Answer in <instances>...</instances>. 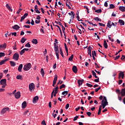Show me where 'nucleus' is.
<instances>
[{
  "mask_svg": "<svg viewBox=\"0 0 125 125\" xmlns=\"http://www.w3.org/2000/svg\"><path fill=\"white\" fill-rule=\"evenodd\" d=\"M100 100H102L101 103V106H103V109L105 108V106H107L108 102L107 101V98L105 96H100L99 97Z\"/></svg>",
  "mask_w": 125,
  "mask_h": 125,
  "instance_id": "obj_1",
  "label": "nucleus"
},
{
  "mask_svg": "<svg viewBox=\"0 0 125 125\" xmlns=\"http://www.w3.org/2000/svg\"><path fill=\"white\" fill-rule=\"evenodd\" d=\"M54 48L55 52H59V47L58 46V40L57 39H55L54 42Z\"/></svg>",
  "mask_w": 125,
  "mask_h": 125,
  "instance_id": "obj_2",
  "label": "nucleus"
},
{
  "mask_svg": "<svg viewBox=\"0 0 125 125\" xmlns=\"http://www.w3.org/2000/svg\"><path fill=\"white\" fill-rule=\"evenodd\" d=\"M32 68V64L31 63H28L24 65L23 69L24 71H29Z\"/></svg>",
  "mask_w": 125,
  "mask_h": 125,
  "instance_id": "obj_3",
  "label": "nucleus"
},
{
  "mask_svg": "<svg viewBox=\"0 0 125 125\" xmlns=\"http://www.w3.org/2000/svg\"><path fill=\"white\" fill-rule=\"evenodd\" d=\"M29 89L30 91H34L35 90V84L34 83H31L29 84Z\"/></svg>",
  "mask_w": 125,
  "mask_h": 125,
  "instance_id": "obj_4",
  "label": "nucleus"
},
{
  "mask_svg": "<svg viewBox=\"0 0 125 125\" xmlns=\"http://www.w3.org/2000/svg\"><path fill=\"white\" fill-rule=\"evenodd\" d=\"M9 110H10L9 108L5 107L1 110L0 114L1 115H4V114H5V113H6V112H7V111H9Z\"/></svg>",
  "mask_w": 125,
  "mask_h": 125,
  "instance_id": "obj_5",
  "label": "nucleus"
},
{
  "mask_svg": "<svg viewBox=\"0 0 125 125\" xmlns=\"http://www.w3.org/2000/svg\"><path fill=\"white\" fill-rule=\"evenodd\" d=\"M13 59L15 61H18L19 60V54L16 53L13 56Z\"/></svg>",
  "mask_w": 125,
  "mask_h": 125,
  "instance_id": "obj_6",
  "label": "nucleus"
},
{
  "mask_svg": "<svg viewBox=\"0 0 125 125\" xmlns=\"http://www.w3.org/2000/svg\"><path fill=\"white\" fill-rule=\"evenodd\" d=\"M15 97L16 99H19L20 97H21V93L20 92H17L15 94Z\"/></svg>",
  "mask_w": 125,
  "mask_h": 125,
  "instance_id": "obj_7",
  "label": "nucleus"
},
{
  "mask_svg": "<svg viewBox=\"0 0 125 125\" xmlns=\"http://www.w3.org/2000/svg\"><path fill=\"white\" fill-rule=\"evenodd\" d=\"M83 82H84L83 79V80H79L78 81V86L79 87H80V86H81V85H82L83 84Z\"/></svg>",
  "mask_w": 125,
  "mask_h": 125,
  "instance_id": "obj_8",
  "label": "nucleus"
},
{
  "mask_svg": "<svg viewBox=\"0 0 125 125\" xmlns=\"http://www.w3.org/2000/svg\"><path fill=\"white\" fill-rule=\"evenodd\" d=\"M28 16V13H25L23 16H22L21 18V22H23V20L25 19Z\"/></svg>",
  "mask_w": 125,
  "mask_h": 125,
  "instance_id": "obj_9",
  "label": "nucleus"
},
{
  "mask_svg": "<svg viewBox=\"0 0 125 125\" xmlns=\"http://www.w3.org/2000/svg\"><path fill=\"white\" fill-rule=\"evenodd\" d=\"M72 71L74 73H75V74H77V73H78V68L76 66H73L72 68Z\"/></svg>",
  "mask_w": 125,
  "mask_h": 125,
  "instance_id": "obj_10",
  "label": "nucleus"
},
{
  "mask_svg": "<svg viewBox=\"0 0 125 125\" xmlns=\"http://www.w3.org/2000/svg\"><path fill=\"white\" fill-rule=\"evenodd\" d=\"M38 100H39V97L38 96H36L34 98H33V102L34 104L37 103V101H38Z\"/></svg>",
  "mask_w": 125,
  "mask_h": 125,
  "instance_id": "obj_11",
  "label": "nucleus"
},
{
  "mask_svg": "<svg viewBox=\"0 0 125 125\" xmlns=\"http://www.w3.org/2000/svg\"><path fill=\"white\" fill-rule=\"evenodd\" d=\"M27 107V103L26 101L23 102L21 104V107L22 109H25Z\"/></svg>",
  "mask_w": 125,
  "mask_h": 125,
  "instance_id": "obj_12",
  "label": "nucleus"
},
{
  "mask_svg": "<svg viewBox=\"0 0 125 125\" xmlns=\"http://www.w3.org/2000/svg\"><path fill=\"white\" fill-rule=\"evenodd\" d=\"M22 68H23V64H20V65L19 66V67L18 68V71L19 72H22Z\"/></svg>",
  "mask_w": 125,
  "mask_h": 125,
  "instance_id": "obj_13",
  "label": "nucleus"
},
{
  "mask_svg": "<svg viewBox=\"0 0 125 125\" xmlns=\"http://www.w3.org/2000/svg\"><path fill=\"white\" fill-rule=\"evenodd\" d=\"M120 94H121V96H125V88L121 90Z\"/></svg>",
  "mask_w": 125,
  "mask_h": 125,
  "instance_id": "obj_14",
  "label": "nucleus"
},
{
  "mask_svg": "<svg viewBox=\"0 0 125 125\" xmlns=\"http://www.w3.org/2000/svg\"><path fill=\"white\" fill-rule=\"evenodd\" d=\"M0 83L1 85L6 84V79H2L0 80Z\"/></svg>",
  "mask_w": 125,
  "mask_h": 125,
  "instance_id": "obj_15",
  "label": "nucleus"
},
{
  "mask_svg": "<svg viewBox=\"0 0 125 125\" xmlns=\"http://www.w3.org/2000/svg\"><path fill=\"white\" fill-rule=\"evenodd\" d=\"M125 77V74L124 73V72H121L119 73V78H122V79H124V77Z\"/></svg>",
  "mask_w": 125,
  "mask_h": 125,
  "instance_id": "obj_16",
  "label": "nucleus"
},
{
  "mask_svg": "<svg viewBox=\"0 0 125 125\" xmlns=\"http://www.w3.org/2000/svg\"><path fill=\"white\" fill-rule=\"evenodd\" d=\"M12 28L14 29V30H18L19 29H20V26H19L18 25L16 24L15 25H14Z\"/></svg>",
  "mask_w": 125,
  "mask_h": 125,
  "instance_id": "obj_17",
  "label": "nucleus"
},
{
  "mask_svg": "<svg viewBox=\"0 0 125 125\" xmlns=\"http://www.w3.org/2000/svg\"><path fill=\"white\" fill-rule=\"evenodd\" d=\"M8 60H9V59H6L5 60L1 61V62H0V65H3V64H4V63L6 62V61H8Z\"/></svg>",
  "mask_w": 125,
  "mask_h": 125,
  "instance_id": "obj_18",
  "label": "nucleus"
},
{
  "mask_svg": "<svg viewBox=\"0 0 125 125\" xmlns=\"http://www.w3.org/2000/svg\"><path fill=\"white\" fill-rule=\"evenodd\" d=\"M119 10L121 11H122V12H125V6H120L119 7Z\"/></svg>",
  "mask_w": 125,
  "mask_h": 125,
  "instance_id": "obj_19",
  "label": "nucleus"
},
{
  "mask_svg": "<svg viewBox=\"0 0 125 125\" xmlns=\"http://www.w3.org/2000/svg\"><path fill=\"white\" fill-rule=\"evenodd\" d=\"M107 27L109 29H111V27H112V22L110 21H108V22L107 24Z\"/></svg>",
  "mask_w": 125,
  "mask_h": 125,
  "instance_id": "obj_20",
  "label": "nucleus"
},
{
  "mask_svg": "<svg viewBox=\"0 0 125 125\" xmlns=\"http://www.w3.org/2000/svg\"><path fill=\"white\" fill-rule=\"evenodd\" d=\"M119 22L121 26L125 25V21L123 20H119Z\"/></svg>",
  "mask_w": 125,
  "mask_h": 125,
  "instance_id": "obj_21",
  "label": "nucleus"
},
{
  "mask_svg": "<svg viewBox=\"0 0 125 125\" xmlns=\"http://www.w3.org/2000/svg\"><path fill=\"white\" fill-rule=\"evenodd\" d=\"M16 79L17 80H21V81H22V80H23V77L21 75H19L17 76Z\"/></svg>",
  "mask_w": 125,
  "mask_h": 125,
  "instance_id": "obj_22",
  "label": "nucleus"
},
{
  "mask_svg": "<svg viewBox=\"0 0 125 125\" xmlns=\"http://www.w3.org/2000/svg\"><path fill=\"white\" fill-rule=\"evenodd\" d=\"M104 48H108V44H107V42H106V40H104Z\"/></svg>",
  "mask_w": 125,
  "mask_h": 125,
  "instance_id": "obj_23",
  "label": "nucleus"
},
{
  "mask_svg": "<svg viewBox=\"0 0 125 125\" xmlns=\"http://www.w3.org/2000/svg\"><path fill=\"white\" fill-rule=\"evenodd\" d=\"M10 63L12 67H15V66H16V63L14 62L10 61Z\"/></svg>",
  "mask_w": 125,
  "mask_h": 125,
  "instance_id": "obj_24",
  "label": "nucleus"
},
{
  "mask_svg": "<svg viewBox=\"0 0 125 125\" xmlns=\"http://www.w3.org/2000/svg\"><path fill=\"white\" fill-rule=\"evenodd\" d=\"M88 54H89V55H90V57H91V48L90 47V46H89L88 48Z\"/></svg>",
  "mask_w": 125,
  "mask_h": 125,
  "instance_id": "obj_25",
  "label": "nucleus"
},
{
  "mask_svg": "<svg viewBox=\"0 0 125 125\" xmlns=\"http://www.w3.org/2000/svg\"><path fill=\"white\" fill-rule=\"evenodd\" d=\"M0 48H6V43L0 45Z\"/></svg>",
  "mask_w": 125,
  "mask_h": 125,
  "instance_id": "obj_26",
  "label": "nucleus"
},
{
  "mask_svg": "<svg viewBox=\"0 0 125 125\" xmlns=\"http://www.w3.org/2000/svg\"><path fill=\"white\" fill-rule=\"evenodd\" d=\"M32 42L34 44H38V40L37 39H33L32 41Z\"/></svg>",
  "mask_w": 125,
  "mask_h": 125,
  "instance_id": "obj_27",
  "label": "nucleus"
},
{
  "mask_svg": "<svg viewBox=\"0 0 125 125\" xmlns=\"http://www.w3.org/2000/svg\"><path fill=\"white\" fill-rule=\"evenodd\" d=\"M58 86H57L55 88V89L53 90L54 93H58V89H59Z\"/></svg>",
  "mask_w": 125,
  "mask_h": 125,
  "instance_id": "obj_28",
  "label": "nucleus"
},
{
  "mask_svg": "<svg viewBox=\"0 0 125 125\" xmlns=\"http://www.w3.org/2000/svg\"><path fill=\"white\" fill-rule=\"evenodd\" d=\"M41 73L42 77H44V71L43 70V68L41 69Z\"/></svg>",
  "mask_w": 125,
  "mask_h": 125,
  "instance_id": "obj_29",
  "label": "nucleus"
},
{
  "mask_svg": "<svg viewBox=\"0 0 125 125\" xmlns=\"http://www.w3.org/2000/svg\"><path fill=\"white\" fill-rule=\"evenodd\" d=\"M60 54L62 56V57L64 58V54H63V50L61 48H60Z\"/></svg>",
  "mask_w": 125,
  "mask_h": 125,
  "instance_id": "obj_30",
  "label": "nucleus"
},
{
  "mask_svg": "<svg viewBox=\"0 0 125 125\" xmlns=\"http://www.w3.org/2000/svg\"><path fill=\"white\" fill-rule=\"evenodd\" d=\"M25 53V50L24 49H22L20 52V55L22 56L23 54Z\"/></svg>",
  "mask_w": 125,
  "mask_h": 125,
  "instance_id": "obj_31",
  "label": "nucleus"
},
{
  "mask_svg": "<svg viewBox=\"0 0 125 125\" xmlns=\"http://www.w3.org/2000/svg\"><path fill=\"white\" fill-rule=\"evenodd\" d=\"M62 95H64V96H66V95H67V94H68V91H64L62 92Z\"/></svg>",
  "mask_w": 125,
  "mask_h": 125,
  "instance_id": "obj_32",
  "label": "nucleus"
},
{
  "mask_svg": "<svg viewBox=\"0 0 125 125\" xmlns=\"http://www.w3.org/2000/svg\"><path fill=\"white\" fill-rule=\"evenodd\" d=\"M26 42V39H25V38H22L21 41V43H24V42Z\"/></svg>",
  "mask_w": 125,
  "mask_h": 125,
  "instance_id": "obj_33",
  "label": "nucleus"
},
{
  "mask_svg": "<svg viewBox=\"0 0 125 125\" xmlns=\"http://www.w3.org/2000/svg\"><path fill=\"white\" fill-rule=\"evenodd\" d=\"M92 72L93 76H94L96 79H97V78H98V77H97V76H96V73H95V72H94V71H92Z\"/></svg>",
  "mask_w": 125,
  "mask_h": 125,
  "instance_id": "obj_34",
  "label": "nucleus"
},
{
  "mask_svg": "<svg viewBox=\"0 0 125 125\" xmlns=\"http://www.w3.org/2000/svg\"><path fill=\"white\" fill-rule=\"evenodd\" d=\"M94 20L99 22H101V19L98 18V17H96L94 18Z\"/></svg>",
  "mask_w": 125,
  "mask_h": 125,
  "instance_id": "obj_35",
  "label": "nucleus"
},
{
  "mask_svg": "<svg viewBox=\"0 0 125 125\" xmlns=\"http://www.w3.org/2000/svg\"><path fill=\"white\" fill-rule=\"evenodd\" d=\"M25 47H28L30 48L31 47V44H30V43L28 42V43H27L25 45Z\"/></svg>",
  "mask_w": 125,
  "mask_h": 125,
  "instance_id": "obj_36",
  "label": "nucleus"
},
{
  "mask_svg": "<svg viewBox=\"0 0 125 125\" xmlns=\"http://www.w3.org/2000/svg\"><path fill=\"white\" fill-rule=\"evenodd\" d=\"M71 13L72 14V15L71 16V19H74V17H75V14H74V12L73 11H71Z\"/></svg>",
  "mask_w": 125,
  "mask_h": 125,
  "instance_id": "obj_37",
  "label": "nucleus"
},
{
  "mask_svg": "<svg viewBox=\"0 0 125 125\" xmlns=\"http://www.w3.org/2000/svg\"><path fill=\"white\" fill-rule=\"evenodd\" d=\"M73 58H74V55H72L68 59L69 61H72L73 60Z\"/></svg>",
  "mask_w": 125,
  "mask_h": 125,
  "instance_id": "obj_38",
  "label": "nucleus"
},
{
  "mask_svg": "<svg viewBox=\"0 0 125 125\" xmlns=\"http://www.w3.org/2000/svg\"><path fill=\"white\" fill-rule=\"evenodd\" d=\"M109 8H110V9H113V8H115V5H114V4H110Z\"/></svg>",
  "mask_w": 125,
  "mask_h": 125,
  "instance_id": "obj_39",
  "label": "nucleus"
},
{
  "mask_svg": "<svg viewBox=\"0 0 125 125\" xmlns=\"http://www.w3.org/2000/svg\"><path fill=\"white\" fill-rule=\"evenodd\" d=\"M95 12H97V13H101V12H102V10H101V9L96 10Z\"/></svg>",
  "mask_w": 125,
  "mask_h": 125,
  "instance_id": "obj_40",
  "label": "nucleus"
},
{
  "mask_svg": "<svg viewBox=\"0 0 125 125\" xmlns=\"http://www.w3.org/2000/svg\"><path fill=\"white\" fill-rule=\"evenodd\" d=\"M64 47L65 48V51L66 52V53L68 54V47H67V44H66V43H64Z\"/></svg>",
  "mask_w": 125,
  "mask_h": 125,
  "instance_id": "obj_41",
  "label": "nucleus"
},
{
  "mask_svg": "<svg viewBox=\"0 0 125 125\" xmlns=\"http://www.w3.org/2000/svg\"><path fill=\"white\" fill-rule=\"evenodd\" d=\"M5 55V54L4 53L0 52V57H3Z\"/></svg>",
  "mask_w": 125,
  "mask_h": 125,
  "instance_id": "obj_42",
  "label": "nucleus"
},
{
  "mask_svg": "<svg viewBox=\"0 0 125 125\" xmlns=\"http://www.w3.org/2000/svg\"><path fill=\"white\" fill-rule=\"evenodd\" d=\"M56 55L58 60H59V52H56Z\"/></svg>",
  "mask_w": 125,
  "mask_h": 125,
  "instance_id": "obj_43",
  "label": "nucleus"
},
{
  "mask_svg": "<svg viewBox=\"0 0 125 125\" xmlns=\"http://www.w3.org/2000/svg\"><path fill=\"white\" fill-rule=\"evenodd\" d=\"M101 89V87H99V88H96L95 89V92H98L99 90Z\"/></svg>",
  "mask_w": 125,
  "mask_h": 125,
  "instance_id": "obj_44",
  "label": "nucleus"
},
{
  "mask_svg": "<svg viewBox=\"0 0 125 125\" xmlns=\"http://www.w3.org/2000/svg\"><path fill=\"white\" fill-rule=\"evenodd\" d=\"M65 84H62L60 87V89H62V88H65Z\"/></svg>",
  "mask_w": 125,
  "mask_h": 125,
  "instance_id": "obj_45",
  "label": "nucleus"
},
{
  "mask_svg": "<svg viewBox=\"0 0 125 125\" xmlns=\"http://www.w3.org/2000/svg\"><path fill=\"white\" fill-rule=\"evenodd\" d=\"M108 37V40H109V41H111V42H114V39H112V38H111V35H109Z\"/></svg>",
  "mask_w": 125,
  "mask_h": 125,
  "instance_id": "obj_46",
  "label": "nucleus"
},
{
  "mask_svg": "<svg viewBox=\"0 0 125 125\" xmlns=\"http://www.w3.org/2000/svg\"><path fill=\"white\" fill-rule=\"evenodd\" d=\"M57 77H58L57 75H55L53 81L55 82H57Z\"/></svg>",
  "mask_w": 125,
  "mask_h": 125,
  "instance_id": "obj_47",
  "label": "nucleus"
},
{
  "mask_svg": "<svg viewBox=\"0 0 125 125\" xmlns=\"http://www.w3.org/2000/svg\"><path fill=\"white\" fill-rule=\"evenodd\" d=\"M12 36H14V37H16L17 36V33L16 32H12L11 33Z\"/></svg>",
  "mask_w": 125,
  "mask_h": 125,
  "instance_id": "obj_48",
  "label": "nucleus"
},
{
  "mask_svg": "<svg viewBox=\"0 0 125 125\" xmlns=\"http://www.w3.org/2000/svg\"><path fill=\"white\" fill-rule=\"evenodd\" d=\"M55 26H56V27H57V28H58L59 29V30L60 31V33H61V35H62V31H61V28H60V26L59 25H56Z\"/></svg>",
  "mask_w": 125,
  "mask_h": 125,
  "instance_id": "obj_49",
  "label": "nucleus"
},
{
  "mask_svg": "<svg viewBox=\"0 0 125 125\" xmlns=\"http://www.w3.org/2000/svg\"><path fill=\"white\" fill-rule=\"evenodd\" d=\"M86 85H87V86H88V87H92V86H93V85H92V84H89V83H86Z\"/></svg>",
  "mask_w": 125,
  "mask_h": 125,
  "instance_id": "obj_50",
  "label": "nucleus"
},
{
  "mask_svg": "<svg viewBox=\"0 0 125 125\" xmlns=\"http://www.w3.org/2000/svg\"><path fill=\"white\" fill-rule=\"evenodd\" d=\"M86 114L87 115V116H88V117H91V112H86Z\"/></svg>",
  "mask_w": 125,
  "mask_h": 125,
  "instance_id": "obj_51",
  "label": "nucleus"
},
{
  "mask_svg": "<svg viewBox=\"0 0 125 125\" xmlns=\"http://www.w3.org/2000/svg\"><path fill=\"white\" fill-rule=\"evenodd\" d=\"M40 32L42 34H44V30L42 28L40 29Z\"/></svg>",
  "mask_w": 125,
  "mask_h": 125,
  "instance_id": "obj_52",
  "label": "nucleus"
},
{
  "mask_svg": "<svg viewBox=\"0 0 125 125\" xmlns=\"http://www.w3.org/2000/svg\"><path fill=\"white\" fill-rule=\"evenodd\" d=\"M92 56H96V52L95 51H92Z\"/></svg>",
  "mask_w": 125,
  "mask_h": 125,
  "instance_id": "obj_53",
  "label": "nucleus"
},
{
  "mask_svg": "<svg viewBox=\"0 0 125 125\" xmlns=\"http://www.w3.org/2000/svg\"><path fill=\"white\" fill-rule=\"evenodd\" d=\"M8 55H11V53H12V50H9L8 51Z\"/></svg>",
  "mask_w": 125,
  "mask_h": 125,
  "instance_id": "obj_54",
  "label": "nucleus"
},
{
  "mask_svg": "<svg viewBox=\"0 0 125 125\" xmlns=\"http://www.w3.org/2000/svg\"><path fill=\"white\" fill-rule=\"evenodd\" d=\"M35 23H36V24H40V23H41V21H40L39 20H36Z\"/></svg>",
  "mask_w": 125,
  "mask_h": 125,
  "instance_id": "obj_55",
  "label": "nucleus"
},
{
  "mask_svg": "<svg viewBox=\"0 0 125 125\" xmlns=\"http://www.w3.org/2000/svg\"><path fill=\"white\" fill-rule=\"evenodd\" d=\"M5 91V89L0 88V92H4Z\"/></svg>",
  "mask_w": 125,
  "mask_h": 125,
  "instance_id": "obj_56",
  "label": "nucleus"
},
{
  "mask_svg": "<svg viewBox=\"0 0 125 125\" xmlns=\"http://www.w3.org/2000/svg\"><path fill=\"white\" fill-rule=\"evenodd\" d=\"M99 25L100 26H102V27H105V24H103V23L99 22Z\"/></svg>",
  "mask_w": 125,
  "mask_h": 125,
  "instance_id": "obj_57",
  "label": "nucleus"
},
{
  "mask_svg": "<svg viewBox=\"0 0 125 125\" xmlns=\"http://www.w3.org/2000/svg\"><path fill=\"white\" fill-rule=\"evenodd\" d=\"M22 11V9L20 8L18 11L17 12V14H19V13H20V12H21V11Z\"/></svg>",
  "mask_w": 125,
  "mask_h": 125,
  "instance_id": "obj_58",
  "label": "nucleus"
},
{
  "mask_svg": "<svg viewBox=\"0 0 125 125\" xmlns=\"http://www.w3.org/2000/svg\"><path fill=\"white\" fill-rule=\"evenodd\" d=\"M76 18L78 20V21H83V20H80V17L79 15L77 16Z\"/></svg>",
  "mask_w": 125,
  "mask_h": 125,
  "instance_id": "obj_59",
  "label": "nucleus"
},
{
  "mask_svg": "<svg viewBox=\"0 0 125 125\" xmlns=\"http://www.w3.org/2000/svg\"><path fill=\"white\" fill-rule=\"evenodd\" d=\"M78 118H79V116H76V117H75L74 118V119H73V121H77V120H78Z\"/></svg>",
  "mask_w": 125,
  "mask_h": 125,
  "instance_id": "obj_60",
  "label": "nucleus"
},
{
  "mask_svg": "<svg viewBox=\"0 0 125 125\" xmlns=\"http://www.w3.org/2000/svg\"><path fill=\"white\" fill-rule=\"evenodd\" d=\"M70 106V104H66V106H65V109L67 110V109H68V108H69Z\"/></svg>",
  "mask_w": 125,
  "mask_h": 125,
  "instance_id": "obj_61",
  "label": "nucleus"
},
{
  "mask_svg": "<svg viewBox=\"0 0 125 125\" xmlns=\"http://www.w3.org/2000/svg\"><path fill=\"white\" fill-rule=\"evenodd\" d=\"M41 10L42 13L44 14V10L43 9V8L42 7L41 8Z\"/></svg>",
  "mask_w": 125,
  "mask_h": 125,
  "instance_id": "obj_62",
  "label": "nucleus"
},
{
  "mask_svg": "<svg viewBox=\"0 0 125 125\" xmlns=\"http://www.w3.org/2000/svg\"><path fill=\"white\" fill-rule=\"evenodd\" d=\"M42 125H46V124H45V121L44 120L42 121Z\"/></svg>",
  "mask_w": 125,
  "mask_h": 125,
  "instance_id": "obj_63",
  "label": "nucleus"
},
{
  "mask_svg": "<svg viewBox=\"0 0 125 125\" xmlns=\"http://www.w3.org/2000/svg\"><path fill=\"white\" fill-rule=\"evenodd\" d=\"M36 19L37 20H40V19H41V17L40 16H37V17H36Z\"/></svg>",
  "mask_w": 125,
  "mask_h": 125,
  "instance_id": "obj_64",
  "label": "nucleus"
}]
</instances>
